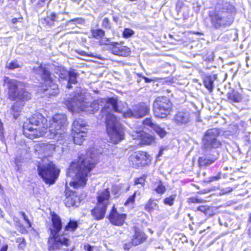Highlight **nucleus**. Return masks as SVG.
Masks as SVG:
<instances>
[{
	"mask_svg": "<svg viewBox=\"0 0 251 251\" xmlns=\"http://www.w3.org/2000/svg\"><path fill=\"white\" fill-rule=\"evenodd\" d=\"M176 194L172 195L169 197L164 199L163 203L165 205H167L170 206H173L174 205V201L176 199Z\"/></svg>",
	"mask_w": 251,
	"mask_h": 251,
	"instance_id": "f704fd0d",
	"label": "nucleus"
},
{
	"mask_svg": "<svg viewBox=\"0 0 251 251\" xmlns=\"http://www.w3.org/2000/svg\"><path fill=\"white\" fill-rule=\"evenodd\" d=\"M55 149V146L54 144L49 143H40L37 147L36 151L39 154H43L41 156L40 158H43V159L48 161L46 159V157L50 156Z\"/></svg>",
	"mask_w": 251,
	"mask_h": 251,
	"instance_id": "dca6fc26",
	"label": "nucleus"
},
{
	"mask_svg": "<svg viewBox=\"0 0 251 251\" xmlns=\"http://www.w3.org/2000/svg\"><path fill=\"white\" fill-rule=\"evenodd\" d=\"M143 124L147 128H151L153 129L155 126L156 125L153 123V120L151 118H147L143 121Z\"/></svg>",
	"mask_w": 251,
	"mask_h": 251,
	"instance_id": "2f4dec72",
	"label": "nucleus"
},
{
	"mask_svg": "<svg viewBox=\"0 0 251 251\" xmlns=\"http://www.w3.org/2000/svg\"><path fill=\"white\" fill-rule=\"evenodd\" d=\"M134 34V31L130 28H125L123 32V36L125 38L130 37Z\"/></svg>",
	"mask_w": 251,
	"mask_h": 251,
	"instance_id": "79ce46f5",
	"label": "nucleus"
},
{
	"mask_svg": "<svg viewBox=\"0 0 251 251\" xmlns=\"http://www.w3.org/2000/svg\"><path fill=\"white\" fill-rule=\"evenodd\" d=\"M217 9V12L210 15L212 26L218 29L230 25L234 20L233 13L235 11L234 6L225 2L219 4Z\"/></svg>",
	"mask_w": 251,
	"mask_h": 251,
	"instance_id": "39448f33",
	"label": "nucleus"
},
{
	"mask_svg": "<svg viewBox=\"0 0 251 251\" xmlns=\"http://www.w3.org/2000/svg\"><path fill=\"white\" fill-rule=\"evenodd\" d=\"M153 130H154V131L157 133V134L158 136H159V137L161 138L164 137L167 133V132L164 128L161 127L158 125H156L155 126Z\"/></svg>",
	"mask_w": 251,
	"mask_h": 251,
	"instance_id": "72a5a7b5",
	"label": "nucleus"
},
{
	"mask_svg": "<svg viewBox=\"0 0 251 251\" xmlns=\"http://www.w3.org/2000/svg\"><path fill=\"white\" fill-rule=\"evenodd\" d=\"M17 19H16V18L13 19H12V23H15L17 22Z\"/></svg>",
	"mask_w": 251,
	"mask_h": 251,
	"instance_id": "13d9d810",
	"label": "nucleus"
},
{
	"mask_svg": "<svg viewBox=\"0 0 251 251\" xmlns=\"http://www.w3.org/2000/svg\"><path fill=\"white\" fill-rule=\"evenodd\" d=\"M71 22H74V23H75L76 24H82L84 23V20L83 19H82V18H77L72 19L68 22V23H71Z\"/></svg>",
	"mask_w": 251,
	"mask_h": 251,
	"instance_id": "a18cd8bd",
	"label": "nucleus"
},
{
	"mask_svg": "<svg viewBox=\"0 0 251 251\" xmlns=\"http://www.w3.org/2000/svg\"><path fill=\"white\" fill-rule=\"evenodd\" d=\"M42 23L43 24L47 25H51L52 24V22L51 21V19L50 18V14H49L46 17L41 20Z\"/></svg>",
	"mask_w": 251,
	"mask_h": 251,
	"instance_id": "c03bdc74",
	"label": "nucleus"
},
{
	"mask_svg": "<svg viewBox=\"0 0 251 251\" xmlns=\"http://www.w3.org/2000/svg\"><path fill=\"white\" fill-rule=\"evenodd\" d=\"M69 177H68V176H67V179H69ZM67 181H69V179H67Z\"/></svg>",
	"mask_w": 251,
	"mask_h": 251,
	"instance_id": "680f3d73",
	"label": "nucleus"
},
{
	"mask_svg": "<svg viewBox=\"0 0 251 251\" xmlns=\"http://www.w3.org/2000/svg\"><path fill=\"white\" fill-rule=\"evenodd\" d=\"M39 176L47 184H53L57 179L60 170L52 162L42 160L37 166Z\"/></svg>",
	"mask_w": 251,
	"mask_h": 251,
	"instance_id": "0eeeda50",
	"label": "nucleus"
},
{
	"mask_svg": "<svg viewBox=\"0 0 251 251\" xmlns=\"http://www.w3.org/2000/svg\"><path fill=\"white\" fill-rule=\"evenodd\" d=\"M67 14V12H59L58 13H55L54 22H59L63 21L64 19L63 17L64 14Z\"/></svg>",
	"mask_w": 251,
	"mask_h": 251,
	"instance_id": "58836bf2",
	"label": "nucleus"
},
{
	"mask_svg": "<svg viewBox=\"0 0 251 251\" xmlns=\"http://www.w3.org/2000/svg\"><path fill=\"white\" fill-rule=\"evenodd\" d=\"M126 218L125 214L119 213L114 206H113L111 212L108 216V219L113 225L115 226H122L123 225Z\"/></svg>",
	"mask_w": 251,
	"mask_h": 251,
	"instance_id": "2eb2a0df",
	"label": "nucleus"
},
{
	"mask_svg": "<svg viewBox=\"0 0 251 251\" xmlns=\"http://www.w3.org/2000/svg\"><path fill=\"white\" fill-rule=\"evenodd\" d=\"M162 153H163V150L162 149H160L159 152V153L158 154V156H160L162 155Z\"/></svg>",
	"mask_w": 251,
	"mask_h": 251,
	"instance_id": "6e6d98bb",
	"label": "nucleus"
},
{
	"mask_svg": "<svg viewBox=\"0 0 251 251\" xmlns=\"http://www.w3.org/2000/svg\"><path fill=\"white\" fill-rule=\"evenodd\" d=\"M132 136L134 139L141 141L144 145H151L155 143V136L153 134L146 133L143 131H136L133 133Z\"/></svg>",
	"mask_w": 251,
	"mask_h": 251,
	"instance_id": "4468645a",
	"label": "nucleus"
},
{
	"mask_svg": "<svg viewBox=\"0 0 251 251\" xmlns=\"http://www.w3.org/2000/svg\"><path fill=\"white\" fill-rule=\"evenodd\" d=\"M187 201L189 203H201L203 201V200L197 197H191L188 198Z\"/></svg>",
	"mask_w": 251,
	"mask_h": 251,
	"instance_id": "a19ab883",
	"label": "nucleus"
},
{
	"mask_svg": "<svg viewBox=\"0 0 251 251\" xmlns=\"http://www.w3.org/2000/svg\"><path fill=\"white\" fill-rule=\"evenodd\" d=\"M84 249L87 251H92V247L89 245H85Z\"/></svg>",
	"mask_w": 251,
	"mask_h": 251,
	"instance_id": "603ef678",
	"label": "nucleus"
},
{
	"mask_svg": "<svg viewBox=\"0 0 251 251\" xmlns=\"http://www.w3.org/2000/svg\"><path fill=\"white\" fill-rule=\"evenodd\" d=\"M33 71L35 74L41 75L44 80L45 85L47 87L44 90L46 95L55 96L58 94V85L53 80L48 67L46 65H38L33 67Z\"/></svg>",
	"mask_w": 251,
	"mask_h": 251,
	"instance_id": "6e6552de",
	"label": "nucleus"
},
{
	"mask_svg": "<svg viewBox=\"0 0 251 251\" xmlns=\"http://www.w3.org/2000/svg\"><path fill=\"white\" fill-rule=\"evenodd\" d=\"M193 119V114L187 109L178 111L174 116L173 122L178 126H186L189 125Z\"/></svg>",
	"mask_w": 251,
	"mask_h": 251,
	"instance_id": "f8f14e48",
	"label": "nucleus"
},
{
	"mask_svg": "<svg viewBox=\"0 0 251 251\" xmlns=\"http://www.w3.org/2000/svg\"><path fill=\"white\" fill-rule=\"evenodd\" d=\"M218 158L216 155H203L199 158V164L201 167H206L213 164Z\"/></svg>",
	"mask_w": 251,
	"mask_h": 251,
	"instance_id": "4be33fe9",
	"label": "nucleus"
},
{
	"mask_svg": "<svg viewBox=\"0 0 251 251\" xmlns=\"http://www.w3.org/2000/svg\"><path fill=\"white\" fill-rule=\"evenodd\" d=\"M21 214L23 217L24 219L27 222V223L29 225V226H30L31 224L29 222V220L28 219V217L26 216L24 212H21Z\"/></svg>",
	"mask_w": 251,
	"mask_h": 251,
	"instance_id": "8fccbe9b",
	"label": "nucleus"
},
{
	"mask_svg": "<svg viewBox=\"0 0 251 251\" xmlns=\"http://www.w3.org/2000/svg\"><path fill=\"white\" fill-rule=\"evenodd\" d=\"M3 216V212L1 209L0 208V217Z\"/></svg>",
	"mask_w": 251,
	"mask_h": 251,
	"instance_id": "bf43d9fd",
	"label": "nucleus"
},
{
	"mask_svg": "<svg viewBox=\"0 0 251 251\" xmlns=\"http://www.w3.org/2000/svg\"><path fill=\"white\" fill-rule=\"evenodd\" d=\"M197 210L204 213L207 216L213 215L212 208L208 205H201L198 207Z\"/></svg>",
	"mask_w": 251,
	"mask_h": 251,
	"instance_id": "c756f323",
	"label": "nucleus"
},
{
	"mask_svg": "<svg viewBox=\"0 0 251 251\" xmlns=\"http://www.w3.org/2000/svg\"><path fill=\"white\" fill-rule=\"evenodd\" d=\"M132 246L134 245L132 244V240H131V242L126 243L124 245V248L125 250H128L130 249Z\"/></svg>",
	"mask_w": 251,
	"mask_h": 251,
	"instance_id": "09e8293b",
	"label": "nucleus"
},
{
	"mask_svg": "<svg viewBox=\"0 0 251 251\" xmlns=\"http://www.w3.org/2000/svg\"><path fill=\"white\" fill-rule=\"evenodd\" d=\"M145 182V179L143 177H140L139 178H137L135 181V184L138 185L140 184L142 186H143V184Z\"/></svg>",
	"mask_w": 251,
	"mask_h": 251,
	"instance_id": "de8ad7c7",
	"label": "nucleus"
},
{
	"mask_svg": "<svg viewBox=\"0 0 251 251\" xmlns=\"http://www.w3.org/2000/svg\"><path fill=\"white\" fill-rule=\"evenodd\" d=\"M100 155L97 150L91 148L86 155L81 154L78 160L71 163L66 175L71 178L70 181L71 186L75 188L85 185L88 174L98 162Z\"/></svg>",
	"mask_w": 251,
	"mask_h": 251,
	"instance_id": "f03ea898",
	"label": "nucleus"
},
{
	"mask_svg": "<svg viewBox=\"0 0 251 251\" xmlns=\"http://www.w3.org/2000/svg\"><path fill=\"white\" fill-rule=\"evenodd\" d=\"M130 1H135V0H130Z\"/></svg>",
	"mask_w": 251,
	"mask_h": 251,
	"instance_id": "e2e57ef3",
	"label": "nucleus"
},
{
	"mask_svg": "<svg viewBox=\"0 0 251 251\" xmlns=\"http://www.w3.org/2000/svg\"><path fill=\"white\" fill-rule=\"evenodd\" d=\"M47 133H49V129L44 126L37 127L30 126L27 123L23 125V134L32 140L45 136Z\"/></svg>",
	"mask_w": 251,
	"mask_h": 251,
	"instance_id": "9b49d317",
	"label": "nucleus"
},
{
	"mask_svg": "<svg viewBox=\"0 0 251 251\" xmlns=\"http://www.w3.org/2000/svg\"><path fill=\"white\" fill-rule=\"evenodd\" d=\"M145 80L146 82H150L151 80L147 77H144Z\"/></svg>",
	"mask_w": 251,
	"mask_h": 251,
	"instance_id": "5fc2aeb1",
	"label": "nucleus"
},
{
	"mask_svg": "<svg viewBox=\"0 0 251 251\" xmlns=\"http://www.w3.org/2000/svg\"><path fill=\"white\" fill-rule=\"evenodd\" d=\"M102 26L105 28L110 29L111 27L110 23L108 18H104L102 20Z\"/></svg>",
	"mask_w": 251,
	"mask_h": 251,
	"instance_id": "37998d69",
	"label": "nucleus"
},
{
	"mask_svg": "<svg viewBox=\"0 0 251 251\" xmlns=\"http://www.w3.org/2000/svg\"><path fill=\"white\" fill-rule=\"evenodd\" d=\"M93 36L97 39H99L103 37L104 36V31L100 29H93L91 31Z\"/></svg>",
	"mask_w": 251,
	"mask_h": 251,
	"instance_id": "c9c22d12",
	"label": "nucleus"
},
{
	"mask_svg": "<svg viewBox=\"0 0 251 251\" xmlns=\"http://www.w3.org/2000/svg\"><path fill=\"white\" fill-rule=\"evenodd\" d=\"M79 54L81 55H85L86 53L84 51H81L79 52Z\"/></svg>",
	"mask_w": 251,
	"mask_h": 251,
	"instance_id": "4d7b16f0",
	"label": "nucleus"
},
{
	"mask_svg": "<svg viewBox=\"0 0 251 251\" xmlns=\"http://www.w3.org/2000/svg\"><path fill=\"white\" fill-rule=\"evenodd\" d=\"M110 194L108 188H104L99 190L97 192V203L99 205H104L108 206L110 203Z\"/></svg>",
	"mask_w": 251,
	"mask_h": 251,
	"instance_id": "f3484780",
	"label": "nucleus"
},
{
	"mask_svg": "<svg viewBox=\"0 0 251 251\" xmlns=\"http://www.w3.org/2000/svg\"><path fill=\"white\" fill-rule=\"evenodd\" d=\"M155 185H156V187L154 190L157 194L163 195L166 192V187L161 181L156 182Z\"/></svg>",
	"mask_w": 251,
	"mask_h": 251,
	"instance_id": "7c9ffc66",
	"label": "nucleus"
},
{
	"mask_svg": "<svg viewBox=\"0 0 251 251\" xmlns=\"http://www.w3.org/2000/svg\"><path fill=\"white\" fill-rule=\"evenodd\" d=\"M216 77L215 75H206L203 78V84L204 86L211 93L213 90V83Z\"/></svg>",
	"mask_w": 251,
	"mask_h": 251,
	"instance_id": "bb28decb",
	"label": "nucleus"
},
{
	"mask_svg": "<svg viewBox=\"0 0 251 251\" xmlns=\"http://www.w3.org/2000/svg\"><path fill=\"white\" fill-rule=\"evenodd\" d=\"M136 193H134L132 196H130L126 200V201L125 202L124 205L125 206L131 205L132 206L134 203L135 201V198L136 196Z\"/></svg>",
	"mask_w": 251,
	"mask_h": 251,
	"instance_id": "4c0bfd02",
	"label": "nucleus"
},
{
	"mask_svg": "<svg viewBox=\"0 0 251 251\" xmlns=\"http://www.w3.org/2000/svg\"><path fill=\"white\" fill-rule=\"evenodd\" d=\"M221 173H218V174L216 176H211L206 179L205 180V182L207 183H210L214 181H218L221 178Z\"/></svg>",
	"mask_w": 251,
	"mask_h": 251,
	"instance_id": "ea45409f",
	"label": "nucleus"
},
{
	"mask_svg": "<svg viewBox=\"0 0 251 251\" xmlns=\"http://www.w3.org/2000/svg\"><path fill=\"white\" fill-rule=\"evenodd\" d=\"M131 165L135 168H139L148 165L151 160V156L145 151L136 152L129 157Z\"/></svg>",
	"mask_w": 251,
	"mask_h": 251,
	"instance_id": "ddd939ff",
	"label": "nucleus"
},
{
	"mask_svg": "<svg viewBox=\"0 0 251 251\" xmlns=\"http://www.w3.org/2000/svg\"><path fill=\"white\" fill-rule=\"evenodd\" d=\"M113 20H114L115 21H116V18L114 17Z\"/></svg>",
	"mask_w": 251,
	"mask_h": 251,
	"instance_id": "052dcab7",
	"label": "nucleus"
},
{
	"mask_svg": "<svg viewBox=\"0 0 251 251\" xmlns=\"http://www.w3.org/2000/svg\"><path fill=\"white\" fill-rule=\"evenodd\" d=\"M100 102L105 103L100 113L102 115L106 116L107 133L111 142L114 144H117L124 139V133L122 125L110 110H113L115 112H122L126 118H141L148 115L150 111V105L141 102L133 106L132 109H129L125 112L119 109L117 98L98 99L89 102L86 101L83 95L78 93L75 94L73 98L66 100L65 104L72 112H79L81 111L88 114H94L99 110Z\"/></svg>",
	"mask_w": 251,
	"mask_h": 251,
	"instance_id": "f257e3e1",
	"label": "nucleus"
},
{
	"mask_svg": "<svg viewBox=\"0 0 251 251\" xmlns=\"http://www.w3.org/2000/svg\"><path fill=\"white\" fill-rule=\"evenodd\" d=\"M145 234L139 230H136L135 231L134 235L132 239V244L134 246H137L143 243L145 240Z\"/></svg>",
	"mask_w": 251,
	"mask_h": 251,
	"instance_id": "a878e982",
	"label": "nucleus"
},
{
	"mask_svg": "<svg viewBox=\"0 0 251 251\" xmlns=\"http://www.w3.org/2000/svg\"><path fill=\"white\" fill-rule=\"evenodd\" d=\"M107 206L99 205L97 203L96 206L91 210V213L94 218L97 220H100L104 217Z\"/></svg>",
	"mask_w": 251,
	"mask_h": 251,
	"instance_id": "412c9836",
	"label": "nucleus"
},
{
	"mask_svg": "<svg viewBox=\"0 0 251 251\" xmlns=\"http://www.w3.org/2000/svg\"><path fill=\"white\" fill-rule=\"evenodd\" d=\"M110 50L114 54L121 56H127L130 53V49L129 48L118 43H113L111 44Z\"/></svg>",
	"mask_w": 251,
	"mask_h": 251,
	"instance_id": "6ab92c4d",
	"label": "nucleus"
},
{
	"mask_svg": "<svg viewBox=\"0 0 251 251\" xmlns=\"http://www.w3.org/2000/svg\"><path fill=\"white\" fill-rule=\"evenodd\" d=\"M86 126L85 122L82 119H76L73 123L72 131L75 132L81 131V130H85L86 131Z\"/></svg>",
	"mask_w": 251,
	"mask_h": 251,
	"instance_id": "b1692460",
	"label": "nucleus"
},
{
	"mask_svg": "<svg viewBox=\"0 0 251 251\" xmlns=\"http://www.w3.org/2000/svg\"><path fill=\"white\" fill-rule=\"evenodd\" d=\"M145 209L149 213H151L155 210L159 209V206L154 201L150 199L145 206Z\"/></svg>",
	"mask_w": 251,
	"mask_h": 251,
	"instance_id": "cd10ccee",
	"label": "nucleus"
},
{
	"mask_svg": "<svg viewBox=\"0 0 251 251\" xmlns=\"http://www.w3.org/2000/svg\"><path fill=\"white\" fill-rule=\"evenodd\" d=\"M16 242L19 243L18 247L19 249H24L25 248L26 242L24 238H18L16 239Z\"/></svg>",
	"mask_w": 251,
	"mask_h": 251,
	"instance_id": "e433bc0d",
	"label": "nucleus"
},
{
	"mask_svg": "<svg viewBox=\"0 0 251 251\" xmlns=\"http://www.w3.org/2000/svg\"><path fill=\"white\" fill-rule=\"evenodd\" d=\"M50 18L51 19V21L52 23L53 24L54 22V17H55V13L52 12L50 14Z\"/></svg>",
	"mask_w": 251,
	"mask_h": 251,
	"instance_id": "3c124183",
	"label": "nucleus"
},
{
	"mask_svg": "<svg viewBox=\"0 0 251 251\" xmlns=\"http://www.w3.org/2000/svg\"><path fill=\"white\" fill-rule=\"evenodd\" d=\"M228 100L230 103H238L242 101L243 95L241 93L235 90H230L227 93Z\"/></svg>",
	"mask_w": 251,
	"mask_h": 251,
	"instance_id": "5701e85b",
	"label": "nucleus"
},
{
	"mask_svg": "<svg viewBox=\"0 0 251 251\" xmlns=\"http://www.w3.org/2000/svg\"><path fill=\"white\" fill-rule=\"evenodd\" d=\"M67 117L64 114H56L50 121L49 127V133L47 137L63 144L66 134L65 126L66 124Z\"/></svg>",
	"mask_w": 251,
	"mask_h": 251,
	"instance_id": "423d86ee",
	"label": "nucleus"
},
{
	"mask_svg": "<svg viewBox=\"0 0 251 251\" xmlns=\"http://www.w3.org/2000/svg\"><path fill=\"white\" fill-rule=\"evenodd\" d=\"M72 134L74 143L80 145L82 143L84 137L86 136V131L85 130H81V131L76 132L72 131Z\"/></svg>",
	"mask_w": 251,
	"mask_h": 251,
	"instance_id": "393cba45",
	"label": "nucleus"
},
{
	"mask_svg": "<svg viewBox=\"0 0 251 251\" xmlns=\"http://www.w3.org/2000/svg\"><path fill=\"white\" fill-rule=\"evenodd\" d=\"M64 202L67 207L78 206L80 200L75 192L66 190Z\"/></svg>",
	"mask_w": 251,
	"mask_h": 251,
	"instance_id": "a211bd4d",
	"label": "nucleus"
},
{
	"mask_svg": "<svg viewBox=\"0 0 251 251\" xmlns=\"http://www.w3.org/2000/svg\"><path fill=\"white\" fill-rule=\"evenodd\" d=\"M51 220L52 226L50 228V235L48 241L49 251H72V250L65 251V248L69 246L70 243L66 235L59 234L62 228L61 219L57 215L53 214Z\"/></svg>",
	"mask_w": 251,
	"mask_h": 251,
	"instance_id": "20e7f679",
	"label": "nucleus"
},
{
	"mask_svg": "<svg viewBox=\"0 0 251 251\" xmlns=\"http://www.w3.org/2000/svg\"><path fill=\"white\" fill-rule=\"evenodd\" d=\"M220 131L217 128H211L207 130L202 138L203 149L209 151L212 149L220 148L222 142L218 139Z\"/></svg>",
	"mask_w": 251,
	"mask_h": 251,
	"instance_id": "9d476101",
	"label": "nucleus"
},
{
	"mask_svg": "<svg viewBox=\"0 0 251 251\" xmlns=\"http://www.w3.org/2000/svg\"><path fill=\"white\" fill-rule=\"evenodd\" d=\"M7 249H8V246L7 245H5L3 246L1 248L0 251H7Z\"/></svg>",
	"mask_w": 251,
	"mask_h": 251,
	"instance_id": "864d4df0",
	"label": "nucleus"
},
{
	"mask_svg": "<svg viewBox=\"0 0 251 251\" xmlns=\"http://www.w3.org/2000/svg\"><path fill=\"white\" fill-rule=\"evenodd\" d=\"M153 112L156 118H166L173 110V104L170 100L165 97H158L153 103Z\"/></svg>",
	"mask_w": 251,
	"mask_h": 251,
	"instance_id": "1a4fd4ad",
	"label": "nucleus"
},
{
	"mask_svg": "<svg viewBox=\"0 0 251 251\" xmlns=\"http://www.w3.org/2000/svg\"><path fill=\"white\" fill-rule=\"evenodd\" d=\"M7 67L10 69H14L19 67V64L16 62H12L7 65Z\"/></svg>",
	"mask_w": 251,
	"mask_h": 251,
	"instance_id": "49530a36",
	"label": "nucleus"
},
{
	"mask_svg": "<svg viewBox=\"0 0 251 251\" xmlns=\"http://www.w3.org/2000/svg\"><path fill=\"white\" fill-rule=\"evenodd\" d=\"M78 227V224L77 222L75 221H70L67 225L65 226V231H74Z\"/></svg>",
	"mask_w": 251,
	"mask_h": 251,
	"instance_id": "473e14b6",
	"label": "nucleus"
},
{
	"mask_svg": "<svg viewBox=\"0 0 251 251\" xmlns=\"http://www.w3.org/2000/svg\"><path fill=\"white\" fill-rule=\"evenodd\" d=\"M77 76V73L75 70L70 71L69 72V79L68 84L67 85V88H70L71 87V84H75L77 82L76 77Z\"/></svg>",
	"mask_w": 251,
	"mask_h": 251,
	"instance_id": "c85d7f7f",
	"label": "nucleus"
},
{
	"mask_svg": "<svg viewBox=\"0 0 251 251\" xmlns=\"http://www.w3.org/2000/svg\"><path fill=\"white\" fill-rule=\"evenodd\" d=\"M47 121L46 119L44 118L41 114L36 113L33 114L24 123L29 124L30 126H32L42 127L41 126H44Z\"/></svg>",
	"mask_w": 251,
	"mask_h": 251,
	"instance_id": "aec40b11",
	"label": "nucleus"
},
{
	"mask_svg": "<svg viewBox=\"0 0 251 251\" xmlns=\"http://www.w3.org/2000/svg\"><path fill=\"white\" fill-rule=\"evenodd\" d=\"M4 85L8 91V98L12 100H17L12 105L11 113L14 119H16L20 115L22 107L24 105V102L31 99L30 93L21 86L20 82L16 80L10 79L8 77L3 78Z\"/></svg>",
	"mask_w": 251,
	"mask_h": 251,
	"instance_id": "7ed1b4c3",
	"label": "nucleus"
}]
</instances>
